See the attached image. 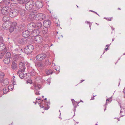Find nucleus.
Masks as SVG:
<instances>
[{
  "label": "nucleus",
  "mask_w": 125,
  "mask_h": 125,
  "mask_svg": "<svg viewBox=\"0 0 125 125\" xmlns=\"http://www.w3.org/2000/svg\"><path fill=\"white\" fill-rule=\"evenodd\" d=\"M20 14L21 15V18L22 21H25L28 17V11L24 9H22L20 10Z\"/></svg>",
  "instance_id": "nucleus-1"
},
{
  "label": "nucleus",
  "mask_w": 125,
  "mask_h": 125,
  "mask_svg": "<svg viewBox=\"0 0 125 125\" xmlns=\"http://www.w3.org/2000/svg\"><path fill=\"white\" fill-rule=\"evenodd\" d=\"M34 47L31 44H29L25 47L23 52L27 54L31 53L33 51Z\"/></svg>",
  "instance_id": "nucleus-2"
},
{
  "label": "nucleus",
  "mask_w": 125,
  "mask_h": 125,
  "mask_svg": "<svg viewBox=\"0 0 125 125\" xmlns=\"http://www.w3.org/2000/svg\"><path fill=\"white\" fill-rule=\"evenodd\" d=\"M25 7L28 10H33V9L35 8V3L33 1H29L25 5Z\"/></svg>",
  "instance_id": "nucleus-3"
},
{
  "label": "nucleus",
  "mask_w": 125,
  "mask_h": 125,
  "mask_svg": "<svg viewBox=\"0 0 125 125\" xmlns=\"http://www.w3.org/2000/svg\"><path fill=\"white\" fill-rule=\"evenodd\" d=\"M27 30L30 32H32L34 29L35 28V25L33 22H31L27 25Z\"/></svg>",
  "instance_id": "nucleus-4"
},
{
  "label": "nucleus",
  "mask_w": 125,
  "mask_h": 125,
  "mask_svg": "<svg viewBox=\"0 0 125 125\" xmlns=\"http://www.w3.org/2000/svg\"><path fill=\"white\" fill-rule=\"evenodd\" d=\"M17 23L16 22H14L11 23L10 28V32H12L13 31H14L15 32L17 31L16 27Z\"/></svg>",
  "instance_id": "nucleus-5"
},
{
  "label": "nucleus",
  "mask_w": 125,
  "mask_h": 125,
  "mask_svg": "<svg viewBox=\"0 0 125 125\" xmlns=\"http://www.w3.org/2000/svg\"><path fill=\"white\" fill-rule=\"evenodd\" d=\"M10 10V8L9 6H6L3 7L1 10V12L3 14H7Z\"/></svg>",
  "instance_id": "nucleus-6"
},
{
  "label": "nucleus",
  "mask_w": 125,
  "mask_h": 125,
  "mask_svg": "<svg viewBox=\"0 0 125 125\" xmlns=\"http://www.w3.org/2000/svg\"><path fill=\"white\" fill-rule=\"evenodd\" d=\"M47 55L46 54L42 53L37 55L36 57V58L38 61H41L45 59Z\"/></svg>",
  "instance_id": "nucleus-7"
},
{
  "label": "nucleus",
  "mask_w": 125,
  "mask_h": 125,
  "mask_svg": "<svg viewBox=\"0 0 125 125\" xmlns=\"http://www.w3.org/2000/svg\"><path fill=\"white\" fill-rule=\"evenodd\" d=\"M19 13V11L16 9H14L10 11L9 15L11 18L17 16Z\"/></svg>",
  "instance_id": "nucleus-8"
},
{
  "label": "nucleus",
  "mask_w": 125,
  "mask_h": 125,
  "mask_svg": "<svg viewBox=\"0 0 125 125\" xmlns=\"http://www.w3.org/2000/svg\"><path fill=\"white\" fill-rule=\"evenodd\" d=\"M12 22L11 21H8L4 23L3 24V27L5 30H7L10 29Z\"/></svg>",
  "instance_id": "nucleus-9"
},
{
  "label": "nucleus",
  "mask_w": 125,
  "mask_h": 125,
  "mask_svg": "<svg viewBox=\"0 0 125 125\" xmlns=\"http://www.w3.org/2000/svg\"><path fill=\"white\" fill-rule=\"evenodd\" d=\"M34 40L36 43H41L43 41V37L41 36H36L34 38Z\"/></svg>",
  "instance_id": "nucleus-10"
},
{
  "label": "nucleus",
  "mask_w": 125,
  "mask_h": 125,
  "mask_svg": "<svg viewBox=\"0 0 125 125\" xmlns=\"http://www.w3.org/2000/svg\"><path fill=\"white\" fill-rule=\"evenodd\" d=\"M51 24V21L50 20H45L43 23V24L44 27L45 28H47L49 27Z\"/></svg>",
  "instance_id": "nucleus-11"
},
{
  "label": "nucleus",
  "mask_w": 125,
  "mask_h": 125,
  "mask_svg": "<svg viewBox=\"0 0 125 125\" xmlns=\"http://www.w3.org/2000/svg\"><path fill=\"white\" fill-rule=\"evenodd\" d=\"M35 7L38 9H40L43 6V4L42 1L41 0H37L36 2L35 3Z\"/></svg>",
  "instance_id": "nucleus-12"
},
{
  "label": "nucleus",
  "mask_w": 125,
  "mask_h": 125,
  "mask_svg": "<svg viewBox=\"0 0 125 125\" xmlns=\"http://www.w3.org/2000/svg\"><path fill=\"white\" fill-rule=\"evenodd\" d=\"M19 67L20 69L23 72H24L26 68V66L24 62H21L19 63Z\"/></svg>",
  "instance_id": "nucleus-13"
},
{
  "label": "nucleus",
  "mask_w": 125,
  "mask_h": 125,
  "mask_svg": "<svg viewBox=\"0 0 125 125\" xmlns=\"http://www.w3.org/2000/svg\"><path fill=\"white\" fill-rule=\"evenodd\" d=\"M45 16V15L43 14L38 13L36 16V19L38 20H43Z\"/></svg>",
  "instance_id": "nucleus-14"
},
{
  "label": "nucleus",
  "mask_w": 125,
  "mask_h": 125,
  "mask_svg": "<svg viewBox=\"0 0 125 125\" xmlns=\"http://www.w3.org/2000/svg\"><path fill=\"white\" fill-rule=\"evenodd\" d=\"M21 57L19 54H16L14 55L13 57L12 61H14L15 62H19Z\"/></svg>",
  "instance_id": "nucleus-15"
},
{
  "label": "nucleus",
  "mask_w": 125,
  "mask_h": 125,
  "mask_svg": "<svg viewBox=\"0 0 125 125\" xmlns=\"http://www.w3.org/2000/svg\"><path fill=\"white\" fill-rule=\"evenodd\" d=\"M26 28V26L24 23H22L20 25L18 28V29L17 30L19 32H21L24 30Z\"/></svg>",
  "instance_id": "nucleus-16"
},
{
  "label": "nucleus",
  "mask_w": 125,
  "mask_h": 125,
  "mask_svg": "<svg viewBox=\"0 0 125 125\" xmlns=\"http://www.w3.org/2000/svg\"><path fill=\"white\" fill-rule=\"evenodd\" d=\"M19 44L24 45L26 44L27 43V39L25 38H22L20 39L18 41Z\"/></svg>",
  "instance_id": "nucleus-17"
},
{
  "label": "nucleus",
  "mask_w": 125,
  "mask_h": 125,
  "mask_svg": "<svg viewBox=\"0 0 125 125\" xmlns=\"http://www.w3.org/2000/svg\"><path fill=\"white\" fill-rule=\"evenodd\" d=\"M18 65L17 63L14 61H12L11 65V68L13 70H16L18 69Z\"/></svg>",
  "instance_id": "nucleus-18"
},
{
  "label": "nucleus",
  "mask_w": 125,
  "mask_h": 125,
  "mask_svg": "<svg viewBox=\"0 0 125 125\" xmlns=\"http://www.w3.org/2000/svg\"><path fill=\"white\" fill-rule=\"evenodd\" d=\"M30 32L28 31L25 30L22 33V35L23 37L25 38L28 37L30 35Z\"/></svg>",
  "instance_id": "nucleus-19"
},
{
  "label": "nucleus",
  "mask_w": 125,
  "mask_h": 125,
  "mask_svg": "<svg viewBox=\"0 0 125 125\" xmlns=\"http://www.w3.org/2000/svg\"><path fill=\"white\" fill-rule=\"evenodd\" d=\"M14 51L16 53H21L23 52L22 49L21 48L18 46H16L14 49Z\"/></svg>",
  "instance_id": "nucleus-20"
},
{
  "label": "nucleus",
  "mask_w": 125,
  "mask_h": 125,
  "mask_svg": "<svg viewBox=\"0 0 125 125\" xmlns=\"http://www.w3.org/2000/svg\"><path fill=\"white\" fill-rule=\"evenodd\" d=\"M31 34H32V35L35 36H38V35L39 33V31L38 29H34L32 32Z\"/></svg>",
  "instance_id": "nucleus-21"
},
{
  "label": "nucleus",
  "mask_w": 125,
  "mask_h": 125,
  "mask_svg": "<svg viewBox=\"0 0 125 125\" xmlns=\"http://www.w3.org/2000/svg\"><path fill=\"white\" fill-rule=\"evenodd\" d=\"M6 51V45L4 43H2L0 44V51Z\"/></svg>",
  "instance_id": "nucleus-22"
},
{
  "label": "nucleus",
  "mask_w": 125,
  "mask_h": 125,
  "mask_svg": "<svg viewBox=\"0 0 125 125\" xmlns=\"http://www.w3.org/2000/svg\"><path fill=\"white\" fill-rule=\"evenodd\" d=\"M45 72L46 74L48 75L52 74L55 72V71L53 72L51 69H47L45 70Z\"/></svg>",
  "instance_id": "nucleus-23"
},
{
  "label": "nucleus",
  "mask_w": 125,
  "mask_h": 125,
  "mask_svg": "<svg viewBox=\"0 0 125 125\" xmlns=\"http://www.w3.org/2000/svg\"><path fill=\"white\" fill-rule=\"evenodd\" d=\"M35 8H34L33 10H31L32 11L31 12L34 15V16H36V15L38 14L39 12L37 11V9Z\"/></svg>",
  "instance_id": "nucleus-24"
},
{
  "label": "nucleus",
  "mask_w": 125,
  "mask_h": 125,
  "mask_svg": "<svg viewBox=\"0 0 125 125\" xmlns=\"http://www.w3.org/2000/svg\"><path fill=\"white\" fill-rule=\"evenodd\" d=\"M10 17L8 16H5L3 17L2 18V21L5 22L9 21Z\"/></svg>",
  "instance_id": "nucleus-25"
},
{
  "label": "nucleus",
  "mask_w": 125,
  "mask_h": 125,
  "mask_svg": "<svg viewBox=\"0 0 125 125\" xmlns=\"http://www.w3.org/2000/svg\"><path fill=\"white\" fill-rule=\"evenodd\" d=\"M9 81L7 79H5L3 80L2 85L3 86H6L9 84Z\"/></svg>",
  "instance_id": "nucleus-26"
},
{
  "label": "nucleus",
  "mask_w": 125,
  "mask_h": 125,
  "mask_svg": "<svg viewBox=\"0 0 125 125\" xmlns=\"http://www.w3.org/2000/svg\"><path fill=\"white\" fill-rule=\"evenodd\" d=\"M35 28L37 29H40L42 26V24L40 22H38L35 23Z\"/></svg>",
  "instance_id": "nucleus-27"
},
{
  "label": "nucleus",
  "mask_w": 125,
  "mask_h": 125,
  "mask_svg": "<svg viewBox=\"0 0 125 125\" xmlns=\"http://www.w3.org/2000/svg\"><path fill=\"white\" fill-rule=\"evenodd\" d=\"M3 62L5 64H8L10 62V59L4 57L3 59Z\"/></svg>",
  "instance_id": "nucleus-28"
},
{
  "label": "nucleus",
  "mask_w": 125,
  "mask_h": 125,
  "mask_svg": "<svg viewBox=\"0 0 125 125\" xmlns=\"http://www.w3.org/2000/svg\"><path fill=\"white\" fill-rule=\"evenodd\" d=\"M30 0H21L19 2L20 4H26Z\"/></svg>",
  "instance_id": "nucleus-29"
},
{
  "label": "nucleus",
  "mask_w": 125,
  "mask_h": 125,
  "mask_svg": "<svg viewBox=\"0 0 125 125\" xmlns=\"http://www.w3.org/2000/svg\"><path fill=\"white\" fill-rule=\"evenodd\" d=\"M11 57V55L10 53L9 52H7L5 55L4 57L10 59Z\"/></svg>",
  "instance_id": "nucleus-30"
},
{
  "label": "nucleus",
  "mask_w": 125,
  "mask_h": 125,
  "mask_svg": "<svg viewBox=\"0 0 125 125\" xmlns=\"http://www.w3.org/2000/svg\"><path fill=\"white\" fill-rule=\"evenodd\" d=\"M10 0H3L1 1V2L3 3H4L6 5H8L10 3Z\"/></svg>",
  "instance_id": "nucleus-31"
},
{
  "label": "nucleus",
  "mask_w": 125,
  "mask_h": 125,
  "mask_svg": "<svg viewBox=\"0 0 125 125\" xmlns=\"http://www.w3.org/2000/svg\"><path fill=\"white\" fill-rule=\"evenodd\" d=\"M9 91V90L7 88L5 87L3 89L2 91L4 94H6Z\"/></svg>",
  "instance_id": "nucleus-32"
},
{
  "label": "nucleus",
  "mask_w": 125,
  "mask_h": 125,
  "mask_svg": "<svg viewBox=\"0 0 125 125\" xmlns=\"http://www.w3.org/2000/svg\"><path fill=\"white\" fill-rule=\"evenodd\" d=\"M30 73L31 75L32 76H34L35 74V71L34 69H32L31 70L30 72Z\"/></svg>",
  "instance_id": "nucleus-33"
},
{
  "label": "nucleus",
  "mask_w": 125,
  "mask_h": 125,
  "mask_svg": "<svg viewBox=\"0 0 125 125\" xmlns=\"http://www.w3.org/2000/svg\"><path fill=\"white\" fill-rule=\"evenodd\" d=\"M51 63V62L49 61L48 59H46L44 62V64L47 65H49Z\"/></svg>",
  "instance_id": "nucleus-34"
},
{
  "label": "nucleus",
  "mask_w": 125,
  "mask_h": 125,
  "mask_svg": "<svg viewBox=\"0 0 125 125\" xmlns=\"http://www.w3.org/2000/svg\"><path fill=\"white\" fill-rule=\"evenodd\" d=\"M36 66L40 68L43 67V64L41 62L38 63Z\"/></svg>",
  "instance_id": "nucleus-35"
},
{
  "label": "nucleus",
  "mask_w": 125,
  "mask_h": 125,
  "mask_svg": "<svg viewBox=\"0 0 125 125\" xmlns=\"http://www.w3.org/2000/svg\"><path fill=\"white\" fill-rule=\"evenodd\" d=\"M5 55V53L3 52H0V60L2 59L4 55Z\"/></svg>",
  "instance_id": "nucleus-36"
},
{
  "label": "nucleus",
  "mask_w": 125,
  "mask_h": 125,
  "mask_svg": "<svg viewBox=\"0 0 125 125\" xmlns=\"http://www.w3.org/2000/svg\"><path fill=\"white\" fill-rule=\"evenodd\" d=\"M19 77L21 79H22L24 76L23 73L22 72H21L19 74Z\"/></svg>",
  "instance_id": "nucleus-37"
},
{
  "label": "nucleus",
  "mask_w": 125,
  "mask_h": 125,
  "mask_svg": "<svg viewBox=\"0 0 125 125\" xmlns=\"http://www.w3.org/2000/svg\"><path fill=\"white\" fill-rule=\"evenodd\" d=\"M80 103V102H73V105L74 107H75V106H76V107H77V105H76V104H78L79 103Z\"/></svg>",
  "instance_id": "nucleus-38"
},
{
  "label": "nucleus",
  "mask_w": 125,
  "mask_h": 125,
  "mask_svg": "<svg viewBox=\"0 0 125 125\" xmlns=\"http://www.w3.org/2000/svg\"><path fill=\"white\" fill-rule=\"evenodd\" d=\"M28 15L29 17L31 18H32L35 16L31 12Z\"/></svg>",
  "instance_id": "nucleus-39"
},
{
  "label": "nucleus",
  "mask_w": 125,
  "mask_h": 125,
  "mask_svg": "<svg viewBox=\"0 0 125 125\" xmlns=\"http://www.w3.org/2000/svg\"><path fill=\"white\" fill-rule=\"evenodd\" d=\"M17 5V4L15 3H11L10 4V6H13L14 7H16Z\"/></svg>",
  "instance_id": "nucleus-40"
},
{
  "label": "nucleus",
  "mask_w": 125,
  "mask_h": 125,
  "mask_svg": "<svg viewBox=\"0 0 125 125\" xmlns=\"http://www.w3.org/2000/svg\"><path fill=\"white\" fill-rule=\"evenodd\" d=\"M47 105L48 106V104H47ZM41 107L42 108H44V109H45V110H48V109L49 108V107H44V106H43V105H42L41 106Z\"/></svg>",
  "instance_id": "nucleus-41"
},
{
  "label": "nucleus",
  "mask_w": 125,
  "mask_h": 125,
  "mask_svg": "<svg viewBox=\"0 0 125 125\" xmlns=\"http://www.w3.org/2000/svg\"><path fill=\"white\" fill-rule=\"evenodd\" d=\"M4 75L5 74L2 71H0V76L4 77Z\"/></svg>",
  "instance_id": "nucleus-42"
},
{
  "label": "nucleus",
  "mask_w": 125,
  "mask_h": 125,
  "mask_svg": "<svg viewBox=\"0 0 125 125\" xmlns=\"http://www.w3.org/2000/svg\"><path fill=\"white\" fill-rule=\"evenodd\" d=\"M3 42V38L2 36H0V43H2Z\"/></svg>",
  "instance_id": "nucleus-43"
},
{
  "label": "nucleus",
  "mask_w": 125,
  "mask_h": 125,
  "mask_svg": "<svg viewBox=\"0 0 125 125\" xmlns=\"http://www.w3.org/2000/svg\"><path fill=\"white\" fill-rule=\"evenodd\" d=\"M23 72V71L22 70L20 69H19L18 70V71L17 73V75L19 74L21 72Z\"/></svg>",
  "instance_id": "nucleus-44"
},
{
  "label": "nucleus",
  "mask_w": 125,
  "mask_h": 125,
  "mask_svg": "<svg viewBox=\"0 0 125 125\" xmlns=\"http://www.w3.org/2000/svg\"><path fill=\"white\" fill-rule=\"evenodd\" d=\"M12 82L13 84L14 85L16 84V82L15 81V79H13Z\"/></svg>",
  "instance_id": "nucleus-45"
},
{
  "label": "nucleus",
  "mask_w": 125,
  "mask_h": 125,
  "mask_svg": "<svg viewBox=\"0 0 125 125\" xmlns=\"http://www.w3.org/2000/svg\"><path fill=\"white\" fill-rule=\"evenodd\" d=\"M55 37L56 38H57L58 39H60V37L61 36V35H59L58 34H56L55 36Z\"/></svg>",
  "instance_id": "nucleus-46"
},
{
  "label": "nucleus",
  "mask_w": 125,
  "mask_h": 125,
  "mask_svg": "<svg viewBox=\"0 0 125 125\" xmlns=\"http://www.w3.org/2000/svg\"><path fill=\"white\" fill-rule=\"evenodd\" d=\"M12 86L11 85H9L8 86V89L9 90H12V88L11 87Z\"/></svg>",
  "instance_id": "nucleus-47"
},
{
  "label": "nucleus",
  "mask_w": 125,
  "mask_h": 125,
  "mask_svg": "<svg viewBox=\"0 0 125 125\" xmlns=\"http://www.w3.org/2000/svg\"><path fill=\"white\" fill-rule=\"evenodd\" d=\"M44 37L46 38V39L47 40L49 38L48 37V36L47 34H44Z\"/></svg>",
  "instance_id": "nucleus-48"
},
{
  "label": "nucleus",
  "mask_w": 125,
  "mask_h": 125,
  "mask_svg": "<svg viewBox=\"0 0 125 125\" xmlns=\"http://www.w3.org/2000/svg\"><path fill=\"white\" fill-rule=\"evenodd\" d=\"M107 102H106L105 104L104 105L105 107V108L104 109V111L106 109L107 105Z\"/></svg>",
  "instance_id": "nucleus-49"
},
{
  "label": "nucleus",
  "mask_w": 125,
  "mask_h": 125,
  "mask_svg": "<svg viewBox=\"0 0 125 125\" xmlns=\"http://www.w3.org/2000/svg\"><path fill=\"white\" fill-rule=\"evenodd\" d=\"M104 19L107 20L108 21H111V18H107L104 17Z\"/></svg>",
  "instance_id": "nucleus-50"
},
{
  "label": "nucleus",
  "mask_w": 125,
  "mask_h": 125,
  "mask_svg": "<svg viewBox=\"0 0 125 125\" xmlns=\"http://www.w3.org/2000/svg\"><path fill=\"white\" fill-rule=\"evenodd\" d=\"M35 94L37 95H39L40 94L39 93V92L37 91L36 92Z\"/></svg>",
  "instance_id": "nucleus-51"
},
{
  "label": "nucleus",
  "mask_w": 125,
  "mask_h": 125,
  "mask_svg": "<svg viewBox=\"0 0 125 125\" xmlns=\"http://www.w3.org/2000/svg\"><path fill=\"white\" fill-rule=\"evenodd\" d=\"M112 96L110 98H108V99H106V102H107V101H108L109 102L110 99H111V98H112Z\"/></svg>",
  "instance_id": "nucleus-52"
},
{
  "label": "nucleus",
  "mask_w": 125,
  "mask_h": 125,
  "mask_svg": "<svg viewBox=\"0 0 125 125\" xmlns=\"http://www.w3.org/2000/svg\"><path fill=\"white\" fill-rule=\"evenodd\" d=\"M47 82L49 84H50V79H48L47 80Z\"/></svg>",
  "instance_id": "nucleus-53"
},
{
  "label": "nucleus",
  "mask_w": 125,
  "mask_h": 125,
  "mask_svg": "<svg viewBox=\"0 0 125 125\" xmlns=\"http://www.w3.org/2000/svg\"><path fill=\"white\" fill-rule=\"evenodd\" d=\"M90 11H91L92 12H93L94 13H95L96 14H97V15H98V16H100L95 11H94L92 10H90Z\"/></svg>",
  "instance_id": "nucleus-54"
},
{
  "label": "nucleus",
  "mask_w": 125,
  "mask_h": 125,
  "mask_svg": "<svg viewBox=\"0 0 125 125\" xmlns=\"http://www.w3.org/2000/svg\"><path fill=\"white\" fill-rule=\"evenodd\" d=\"M46 101V103H48V102H47V98H45L44 99V100H42V102H43V101Z\"/></svg>",
  "instance_id": "nucleus-55"
},
{
  "label": "nucleus",
  "mask_w": 125,
  "mask_h": 125,
  "mask_svg": "<svg viewBox=\"0 0 125 125\" xmlns=\"http://www.w3.org/2000/svg\"><path fill=\"white\" fill-rule=\"evenodd\" d=\"M55 26L57 27H59L60 26V24L58 23H55Z\"/></svg>",
  "instance_id": "nucleus-56"
},
{
  "label": "nucleus",
  "mask_w": 125,
  "mask_h": 125,
  "mask_svg": "<svg viewBox=\"0 0 125 125\" xmlns=\"http://www.w3.org/2000/svg\"><path fill=\"white\" fill-rule=\"evenodd\" d=\"M96 96V95H94V96L93 95V97H91V100L94 99V97Z\"/></svg>",
  "instance_id": "nucleus-57"
},
{
  "label": "nucleus",
  "mask_w": 125,
  "mask_h": 125,
  "mask_svg": "<svg viewBox=\"0 0 125 125\" xmlns=\"http://www.w3.org/2000/svg\"><path fill=\"white\" fill-rule=\"evenodd\" d=\"M40 85H37V86H35V88L36 87H37L39 89H40L41 88V87H40Z\"/></svg>",
  "instance_id": "nucleus-58"
},
{
  "label": "nucleus",
  "mask_w": 125,
  "mask_h": 125,
  "mask_svg": "<svg viewBox=\"0 0 125 125\" xmlns=\"http://www.w3.org/2000/svg\"><path fill=\"white\" fill-rule=\"evenodd\" d=\"M3 88L2 87V86L0 88V91H2L3 89Z\"/></svg>",
  "instance_id": "nucleus-59"
},
{
  "label": "nucleus",
  "mask_w": 125,
  "mask_h": 125,
  "mask_svg": "<svg viewBox=\"0 0 125 125\" xmlns=\"http://www.w3.org/2000/svg\"><path fill=\"white\" fill-rule=\"evenodd\" d=\"M3 79L0 78V83H3Z\"/></svg>",
  "instance_id": "nucleus-60"
},
{
  "label": "nucleus",
  "mask_w": 125,
  "mask_h": 125,
  "mask_svg": "<svg viewBox=\"0 0 125 125\" xmlns=\"http://www.w3.org/2000/svg\"><path fill=\"white\" fill-rule=\"evenodd\" d=\"M74 107V108L73 109V111H74V112H75L76 110V108L77 107H76V106H75V107Z\"/></svg>",
  "instance_id": "nucleus-61"
},
{
  "label": "nucleus",
  "mask_w": 125,
  "mask_h": 125,
  "mask_svg": "<svg viewBox=\"0 0 125 125\" xmlns=\"http://www.w3.org/2000/svg\"><path fill=\"white\" fill-rule=\"evenodd\" d=\"M48 31V29L47 28H46V29L44 30V31L46 32Z\"/></svg>",
  "instance_id": "nucleus-62"
},
{
  "label": "nucleus",
  "mask_w": 125,
  "mask_h": 125,
  "mask_svg": "<svg viewBox=\"0 0 125 125\" xmlns=\"http://www.w3.org/2000/svg\"><path fill=\"white\" fill-rule=\"evenodd\" d=\"M123 92L124 93V94H125V88L123 90Z\"/></svg>",
  "instance_id": "nucleus-63"
},
{
  "label": "nucleus",
  "mask_w": 125,
  "mask_h": 125,
  "mask_svg": "<svg viewBox=\"0 0 125 125\" xmlns=\"http://www.w3.org/2000/svg\"><path fill=\"white\" fill-rule=\"evenodd\" d=\"M71 100L72 101V103H73V102H75V101L73 99H72Z\"/></svg>",
  "instance_id": "nucleus-64"
}]
</instances>
